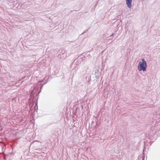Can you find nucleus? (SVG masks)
<instances>
[{"label": "nucleus", "mask_w": 160, "mask_h": 160, "mask_svg": "<svg viewBox=\"0 0 160 160\" xmlns=\"http://www.w3.org/2000/svg\"><path fill=\"white\" fill-rule=\"evenodd\" d=\"M88 31V30H87L86 31H84L81 34V35H82L84 33H85L86 32Z\"/></svg>", "instance_id": "obj_7"}, {"label": "nucleus", "mask_w": 160, "mask_h": 160, "mask_svg": "<svg viewBox=\"0 0 160 160\" xmlns=\"http://www.w3.org/2000/svg\"><path fill=\"white\" fill-rule=\"evenodd\" d=\"M94 74H95V75L96 77L97 78H98L99 77V75H98V74L97 73V71H96L95 72Z\"/></svg>", "instance_id": "obj_5"}, {"label": "nucleus", "mask_w": 160, "mask_h": 160, "mask_svg": "<svg viewBox=\"0 0 160 160\" xmlns=\"http://www.w3.org/2000/svg\"><path fill=\"white\" fill-rule=\"evenodd\" d=\"M132 0H126V3L128 7L129 8H131L132 7Z\"/></svg>", "instance_id": "obj_3"}, {"label": "nucleus", "mask_w": 160, "mask_h": 160, "mask_svg": "<svg viewBox=\"0 0 160 160\" xmlns=\"http://www.w3.org/2000/svg\"><path fill=\"white\" fill-rule=\"evenodd\" d=\"M29 2L26 1L23 2V4L21 6V7L22 8H26L29 6Z\"/></svg>", "instance_id": "obj_2"}, {"label": "nucleus", "mask_w": 160, "mask_h": 160, "mask_svg": "<svg viewBox=\"0 0 160 160\" xmlns=\"http://www.w3.org/2000/svg\"><path fill=\"white\" fill-rule=\"evenodd\" d=\"M65 52V51L64 50H62V51H61V53L62 54V55H63Z\"/></svg>", "instance_id": "obj_6"}, {"label": "nucleus", "mask_w": 160, "mask_h": 160, "mask_svg": "<svg viewBox=\"0 0 160 160\" xmlns=\"http://www.w3.org/2000/svg\"><path fill=\"white\" fill-rule=\"evenodd\" d=\"M113 33H112L110 35V37H112L113 36Z\"/></svg>", "instance_id": "obj_10"}, {"label": "nucleus", "mask_w": 160, "mask_h": 160, "mask_svg": "<svg viewBox=\"0 0 160 160\" xmlns=\"http://www.w3.org/2000/svg\"><path fill=\"white\" fill-rule=\"evenodd\" d=\"M66 56H65V58L66 57Z\"/></svg>", "instance_id": "obj_11"}, {"label": "nucleus", "mask_w": 160, "mask_h": 160, "mask_svg": "<svg viewBox=\"0 0 160 160\" xmlns=\"http://www.w3.org/2000/svg\"><path fill=\"white\" fill-rule=\"evenodd\" d=\"M42 86L41 87V88H42Z\"/></svg>", "instance_id": "obj_12"}, {"label": "nucleus", "mask_w": 160, "mask_h": 160, "mask_svg": "<svg viewBox=\"0 0 160 160\" xmlns=\"http://www.w3.org/2000/svg\"><path fill=\"white\" fill-rule=\"evenodd\" d=\"M12 2L14 3L13 4V5H14V4H16V5H15V7H16V8H18V5H19V4L18 3L17 1L13 2Z\"/></svg>", "instance_id": "obj_4"}, {"label": "nucleus", "mask_w": 160, "mask_h": 160, "mask_svg": "<svg viewBox=\"0 0 160 160\" xmlns=\"http://www.w3.org/2000/svg\"><path fill=\"white\" fill-rule=\"evenodd\" d=\"M79 110L78 108H76V112L77 111H78Z\"/></svg>", "instance_id": "obj_9"}, {"label": "nucleus", "mask_w": 160, "mask_h": 160, "mask_svg": "<svg viewBox=\"0 0 160 160\" xmlns=\"http://www.w3.org/2000/svg\"><path fill=\"white\" fill-rule=\"evenodd\" d=\"M147 65L144 58L142 59V62H139L138 65V69L139 71H145L146 70Z\"/></svg>", "instance_id": "obj_1"}, {"label": "nucleus", "mask_w": 160, "mask_h": 160, "mask_svg": "<svg viewBox=\"0 0 160 160\" xmlns=\"http://www.w3.org/2000/svg\"><path fill=\"white\" fill-rule=\"evenodd\" d=\"M144 159H145V157L143 156L142 158V160H144Z\"/></svg>", "instance_id": "obj_8"}]
</instances>
